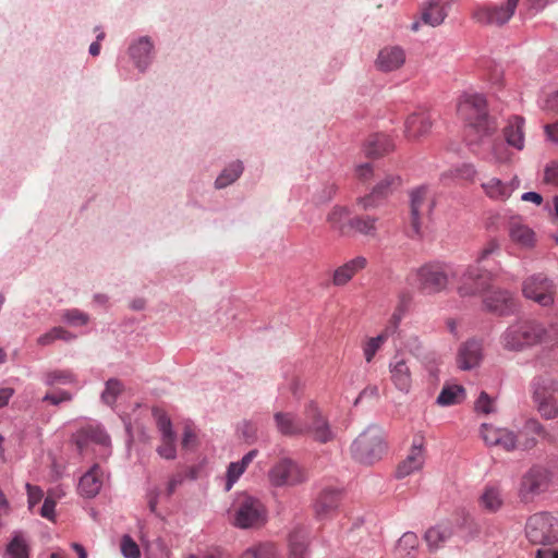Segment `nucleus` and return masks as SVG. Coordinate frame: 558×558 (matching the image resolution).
Instances as JSON below:
<instances>
[{
	"label": "nucleus",
	"instance_id": "nucleus-1",
	"mask_svg": "<svg viewBox=\"0 0 558 558\" xmlns=\"http://www.w3.org/2000/svg\"><path fill=\"white\" fill-rule=\"evenodd\" d=\"M499 341L507 352H523L542 343L555 345L558 343V326L545 327L533 319L515 322L504 330Z\"/></svg>",
	"mask_w": 558,
	"mask_h": 558
},
{
	"label": "nucleus",
	"instance_id": "nucleus-2",
	"mask_svg": "<svg viewBox=\"0 0 558 558\" xmlns=\"http://www.w3.org/2000/svg\"><path fill=\"white\" fill-rule=\"evenodd\" d=\"M458 116L465 121V141L469 146L478 145L484 137L492 136L497 123L488 118L486 100L483 95L468 94L461 97Z\"/></svg>",
	"mask_w": 558,
	"mask_h": 558
},
{
	"label": "nucleus",
	"instance_id": "nucleus-3",
	"mask_svg": "<svg viewBox=\"0 0 558 558\" xmlns=\"http://www.w3.org/2000/svg\"><path fill=\"white\" fill-rule=\"evenodd\" d=\"M351 456L359 463L373 465L386 453L387 446L383 432L378 427L364 429L351 444Z\"/></svg>",
	"mask_w": 558,
	"mask_h": 558
},
{
	"label": "nucleus",
	"instance_id": "nucleus-4",
	"mask_svg": "<svg viewBox=\"0 0 558 558\" xmlns=\"http://www.w3.org/2000/svg\"><path fill=\"white\" fill-rule=\"evenodd\" d=\"M231 515H233V524L238 529H254L264 524L266 508L257 498L241 493L231 507Z\"/></svg>",
	"mask_w": 558,
	"mask_h": 558
},
{
	"label": "nucleus",
	"instance_id": "nucleus-5",
	"mask_svg": "<svg viewBox=\"0 0 558 558\" xmlns=\"http://www.w3.org/2000/svg\"><path fill=\"white\" fill-rule=\"evenodd\" d=\"M308 478L304 466L289 458H282L272 464L268 471V481L272 487H295Z\"/></svg>",
	"mask_w": 558,
	"mask_h": 558
},
{
	"label": "nucleus",
	"instance_id": "nucleus-6",
	"mask_svg": "<svg viewBox=\"0 0 558 558\" xmlns=\"http://www.w3.org/2000/svg\"><path fill=\"white\" fill-rule=\"evenodd\" d=\"M532 391L542 416L555 417L558 414V383L550 376L541 375L533 379Z\"/></svg>",
	"mask_w": 558,
	"mask_h": 558
},
{
	"label": "nucleus",
	"instance_id": "nucleus-7",
	"mask_svg": "<svg viewBox=\"0 0 558 558\" xmlns=\"http://www.w3.org/2000/svg\"><path fill=\"white\" fill-rule=\"evenodd\" d=\"M554 517L546 512L529 515L525 522V537L541 546H553L558 544V536L554 530Z\"/></svg>",
	"mask_w": 558,
	"mask_h": 558
},
{
	"label": "nucleus",
	"instance_id": "nucleus-8",
	"mask_svg": "<svg viewBox=\"0 0 558 558\" xmlns=\"http://www.w3.org/2000/svg\"><path fill=\"white\" fill-rule=\"evenodd\" d=\"M495 278L492 271L478 265H472L462 271L457 291L460 296H474L488 292Z\"/></svg>",
	"mask_w": 558,
	"mask_h": 558
},
{
	"label": "nucleus",
	"instance_id": "nucleus-9",
	"mask_svg": "<svg viewBox=\"0 0 558 558\" xmlns=\"http://www.w3.org/2000/svg\"><path fill=\"white\" fill-rule=\"evenodd\" d=\"M449 272L445 266L428 264L418 267L414 274V283L418 291L433 295L446 290Z\"/></svg>",
	"mask_w": 558,
	"mask_h": 558
},
{
	"label": "nucleus",
	"instance_id": "nucleus-10",
	"mask_svg": "<svg viewBox=\"0 0 558 558\" xmlns=\"http://www.w3.org/2000/svg\"><path fill=\"white\" fill-rule=\"evenodd\" d=\"M555 284L542 274L534 275L523 282V294L542 306L551 305L554 302Z\"/></svg>",
	"mask_w": 558,
	"mask_h": 558
},
{
	"label": "nucleus",
	"instance_id": "nucleus-11",
	"mask_svg": "<svg viewBox=\"0 0 558 558\" xmlns=\"http://www.w3.org/2000/svg\"><path fill=\"white\" fill-rule=\"evenodd\" d=\"M510 242L518 248L532 251L537 244V234L521 216H511L507 226Z\"/></svg>",
	"mask_w": 558,
	"mask_h": 558
},
{
	"label": "nucleus",
	"instance_id": "nucleus-12",
	"mask_svg": "<svg viewBox=\"0 0 558 558\" xmlns=\"http://www.w3.org/2000/svg\"><path fill=\"white\" fill-rule=\"evenodd\" d=\"M550 473L542 465H534L522 477L520 493L524 500H530L535 495L548 489Z\"/></svg>",
	"mask_w": 558,
	"mask_h": 558
},
{
	"label": "nucleus",
	"instance_id": "nucleus-13",
	"mask_svg": "<svg viewBox=\"0 0 558 558\" xmlns=\"http://www.w3.org/2000/svg\"><path fill=\"white\" fill-rule=\"evenodd\" d=\"M519 0H508L507 4L482 5L474 10L473 17L486 25H502L513 15Z\"/></svg>",
	"mask_w": 558,
	"mask_h": 558
},
{
	"label": "nucleus",
	"instance_id": "nucleus-14",
	"mask_svg": "<svg viewBox=\"0 0 558 558\" xmlns=\"http://www.w3.org/2000/svg\"><path fill=\"white\" fill-rule=\"evenodd\" d=\"M434 201L427 187L421 186L411 194V228L415 235L420 234L421 218L430 214Z\"/></svg>",
	"mask_w": 558,
	"mask_h": 558
},
{
	"label": "nucleus",
	"instance_id": "nucleus-15",
	"mask_svg": "<svg viewBox=\"0 0 558 558\" xmlns=\"http://www.w3.org/2000/svg\"><path fill=\"white\" fill-rule=\"evenodd\" d=\"M304 424H307L305 434L313 437L314 440L326 442L332 439V432L319 409L313 403L308 404L305 410L304 418H301Z\"/></svg>",
	"mask_w": 558,
	"mask_h": 558
},
{
	"label": "nucleus",
	"instance_id": "nucleus-16",
	"mask_svg": "<svg viewBox=\"0 0 558 558\" xmlns=\"http://www.w3.org/2000/svg\"><path fill=\"white\" fill-rule=\"evenodd\" d=\"M424 439L418 437L413 440L410 451L405 458L398 464L397 478H405L418 472L425 464Z\"/></svg>",
	"mask_w": 558,
	"mask_h": 558
},
{
	"label": "nucleus",
	"instance_id": "nucleus-17",
	"mask_svg": "<svg viewBox=\"0 0 558 558\" xmlns=\"http://www.w3.org/2000/svg\"><path fill=\"white\" fill-rule=\"evenodd\" d=\"M388 367L393 387L402 392L411 391L413 377L409 360L400 354L393 355Z\"/></svg>",
	"mask_w": 558,
	"mask_h": 558
},
{
	"label": "nucleus",
	"instance_id": "nucleus-18",
	"mask_svg": "<svg viewBox=\"0 0 558 558\" xmlns=\"http://www.w3.org/2000/svg\"><path fill=\"white\" fill-rule=\"evenodd\" d=\"M342 499V490L326 487L320 490L317 500L314 501V513H316L317 518L320 520L331 518L336 514Z\"/></svg>",
	"mask_w": 558,
	"mask_h": 558
},
{
	"label": "nucleus",
	"instance_id": "nucleus-19",
	"mask_svg": "<svg viewBox=\"0 0 558 558\" xmlns=\"http://www.w3.org/2000/svg\"><path fill=\"white\" fill-rule=\"evenodd\" d=\"M77 450L84 454L92 445L102 447L105 451L108 450L110 445L109 436L101 427H82L74 436Z\"/></svg>",
	"mask_w": 558,
	"mask_h": 558
},
{
	"label": "nucleus",
	"instance_id": "nucleus-20",
	"mask_svg": "<svg viewBox=\"0 0 558 558\" xmlns=\"http://www.w3.org/2000/svg\"><path fill=\"white\" fill-rule=\"evenodd\" d=\"M157 427L161 434L160 445L157 448L158 454L168 460L175 458V435L169 416L163 413L157 415Z\"/></svg>",
	"mask_w": 558,
	"mask_h": 558
},
{
	"label": "nucleus",
	"instance_id": "nucleus-21",
	"mask_svg": "<svg viewBox=\"0 0 558 558\" xmlns=\"http://www.w3.org/2000/svg\"><path fill=\"white\" fill-rule=\"evenodd\" d=\"M433 125L427 111H417L407 117L404 121V136L410 141L424 138Z\"/></svg>",
	"mask_w": 558,
	"mask_h": 558
},
{
	"label": "nucleus",
	"instance_id": "nucleus-22",
	"mask_svg": "<svg viewBox=\"0 0 558 558\" xmlns=\"http://www.w3.org/2000/svg\"><path fill=\"white\" fill-rule=\"evenodd\" d=\"M485 308L500 316L509 315L514 311V301L508 290L488 291L483 300Z\"/></svg>",
	"mask_w": 558,
	"mask_h": 558
},
{
	"label": "nucleus",
	"instance_id": "nucleus-23",
	"mask_svg": "<svg viewBox=\"0 0 558 558\" xmlns=\"http://www.w3.org/2000/svg\"><path fill=\"white\" fill-rule=\"evenodd\" d=\"M520 187V179L514 177L509 182H502L497 178H492L482 183V189L487 197L496 202H505L512 192Z\"/></svg>",
	"mask_w": 558,
	"mask_h": 558
},
{
	"label": "nucleus",
	"instance_id": "nucleus-24",
	"mask_svg": "<svg viewBox=\"0 0 558 558\" xmlns=\"http://www.w3.org/2000/svg\"><path fill=\"white\" fill-rule=\"evenodd\" d=\"M326 222L339 236L352 235V217L347 206L335 205L327 214Z\"/></svg>",
	"mask_w": 558,
	"mask_h": 558
},
{
	"label": "nucleus",
	"instance_id": "nucleus-25",
	"mask_svg": "<svg viewBox=\"0 0 558 558\" xmlns=\"http://www.w3.org/2000/svg\"><path fill=\"white\" fill-rule=\"evenodd\" d=\"M367 266V259L362 256H355L348 260L345 264L336 267L332 274V284L335 287H344L355 275L362 271Z\"/></svg>",
	"mask_w": 558,
	"mask_h": 558
},
{
	"label": "nucleus",
	"instance_id": "nucleus-26",
	"mask_svg": "<svg viewBox=\"0 0 558 558\" xmlns=\"http://www.w3.org/2000/svg\"><path fill=\"white\" fill-rule=\"evenodd\" d=\"M524 125L525 120L522 116H511L507 125L502 129L504 140L517 150H523L524 148Z\"/></svg>",
	"mask_w": 558,
	"mask_h": 558
},
{
	"label": "nucleus",
	"instance_id": "nucleus-27",
	"mask_svg": "<svg viewBox=\"0 0 558 558\" xmlns=\"http://www.w3.org/2000/svg\"><path fill=\"white\" fill-rule=\"evenodd\" d=\"M275 422L278 432L283 436L304 435L307 424L302 423V418L291 412H277Z\"/></svg>",
	"mask_w": 558,
	"mask_h": 558
},
{
	"label": "nucleus",
	"instance_id": "nucleus-28",
	"mask_svg": "<svg viewBox=\"0 0 558 558\" xmlns=\"http://www.w3.org/2000/svg\"><path fill=\"white\" fill-rule=\"evenodd\" d=\"M102 471L100 465L93 464L88 472L80 478L78 492L83 497L93 498L101 490Z\"/></svg>",
	"mask_w": 558,
	"mask_h": 558
},
{
	"label": "nucleus",
	"instance_id": "nucleus-29",
	"mask_svg": "<svg viewBox=\"0 0 558 558\" xmlns=\"http://www.w3.org/2000/svg\"><path fill=\"white\" fill-rule=\"evenodd\" d=\"M482 361V343L478 340H469L463 343L458 353V366L461 369H471Z\"/></svg>",
	"mask_w": 558,
	"mask_h": 558
},
{
	"label": "nucleus",
	"instance_id": "nucleus-30",
	"mask_svg": "<svg viewBox=\"0 0 558 558\" xmlns=\"http://www.w3.org/2000/svg\"><path fill=\"white\" fill-rule=\"evenodd\" d=\"M448 7V0H429L421 10V19L432 27L439 26L447 17Z\"/></svg>",
	"mask_w": 558,
	"mask_h": 558
},
{
	"label": "nucleus",
	"instance_id": "nucleus-31",
	"mask_svg": "<svg viewBox=\"0 0 558 558\" xmlns=\"http://www.w3.org/2000/svg\"><path fill=\"white\" fill-rule=\"evenodd\" d=\"M405 54L402 48L392 46L379 51L376 65L379 70L390 72L398 70L404 64Z\"/></svg>",
	"mask_w": 558,
	"mask_h": 558
},
{
	"label": "nucleus",
	"instance_id": "nucleus-32",
	"mask_svg": "<svg viewBox=\"0 0 558 558\" xmlns=\"http://www.w3.org/2000/svg\"><path fill=\"white\" fill-rule=\"evenodd\" d=\"M418 538L413 532H405L395 546L393 558H416Z\"/></svg>",
	"mask_w": 558,
	"mask_h": 558
},
{
	"label": "nucleus",
	"instance_id": "nucleus-33",
	"mask_svg": "<svg viewBox=\"0 0 558 558\" xmlns=\"http://www.w3.org/2000/svg\"><path fill=\"white\" fill-rule=\"evenodd\" d=\"M393 149V142L386 134H375L368 138L365 146V155L368 157L385 156Z\"/></svg>",
	"mask_w": 558,
	"mask_h": 558
},
{
	"label": "nucleus",
	"instance_id": "nucleus-34",
	"mask_svg": "<svg viewBox=\"0 0 558 558\" xmlns=\"http://www.w3.org/2000/svg\"><path fill=\"white\" fill-rule=\"evenodd\" d=\"M378 218L375 216H353L352 234L359 233L363 236L375 239L378 232Z\"/></svg>",
	"mask_w": 558,
	"mask_h": 558
},
{
	"label": "nucleus",
	"instance_id": "nucleus-35",
	"mask_svg": "<svg viewBox=\"0 0 558 558\" xmlns=\"http://www.w3.org/2000/svg\"><path fill=\"white\" fill-rule=\"evenodd\" d=\"M257 451L252 450L251 452L243 456L240 462L230 463L227 470V483L226 490L229 492L232 485L241 477L243 472L245 471L247 464L253 462V459L256 457Z\"/></svg>",
	"mask_w": 558,
	"mask_h": 558
},
{
	"label": "nucleus",
	"instance_id": "nucleus-36",
	"mask_svg": "<svg viewBox=\"0 0 558 558\" xmlns=\"http://www.w3.org/2000/svg\"><path fill=\"white\" fill-rule=\"evenodd\" d=\"M484 159L497 165H508L512 160V153L508 144L496 140L492 143L490 148H488V154Z\"/></svg>",
	"mask_w": 558,
	"mask_h": 558
},
{
	"label": "nucleus",
	"instance_id": "nucleus-37",
	"mask_svg": "<svg viewBox=\"0 0 558 558\" xmlns=\"http://www.w3.org/2000/svg\"><path fill=\"white\" fill-rule=\"evenodd\" d=\"M399 184H400L399 178L388 175L381 182L376 184V186L374 187V191L369 197H365V198L361 199L360 203L362 204L364 209L369 208L373 205V203H372L373 197L386 196V195L390 194L393 189H397Z\"/></svg>",
	"mask_w": 558,
	"mask_h": 558
},
{
	"label": "nucleus",
	"instance_id": "nucleus-38",
	"mask_svg": "<svg viewBox=\"0 0 558 558\" xmlns=\"http://www.w3.org/2000/svg\"><path fill=\"white\" fill-rule=\"evenodd\" d=\"M154 46L147 37L140 39L130 48V53L136 63V66L145 69L149 61V56Z\"/></svg>",
	"mask_w": 558,
	"mask_h": 558
},
{
	"label": "nucleus",
	"instance_id": "nucleus-39",
	"mask_svg": "<svg viewBox=\"0 0 558 558\" xmlns=\"http://www.w3.org/2000/svg\"><path fill=\"white\" fill-rule=\"evenodd\" d=\"M465 399V389L458 385L446 386L440 391L436 402L441 405L459 404Z\"/></svg>",
	"mask_w": 558,
	"mask_h": 558
},
{
	"label": "nucleus",
	"instance_id": "nucleus-40",
	"mask_svg": "<svg viewBox=\"0 0 558 558\" xmlns=\"http://www.w3.org/2000/svg\"><path fill=\"white\" fill-rule=\"evenodd\" d=\"M502 505V499L500 495V490L496 487H486L481 497H480V506L487 512H496L500 509Z\"/></svg>",
	"mask_w": 558,
	"mask_h": 558
},
{
	"label": "nucleus",
	"instance_id": "nucleus-41",
	"mask_svg": "<svg viewBox=\"0 0 558 558\" xmlns=\"http://www.w3.org/2000/svg\"><path fill=\"white\" fill-rule=\"evenodd\" d=\"M29 548L21 532H15L7 546V558H28Z\"/></svg>",
	"mask_w": 558,
	"mask_h": 558
},
{
	"label": "nucleus",
	"instance_id": "nucleus-42",
	"mask_svg": "<svg viewBox=\"0 0 558 558\" xmlns=\"http://www.w3.org/2000/svg\"><path fill=\"white\" fill-rule=\"evenodd\" d=\"M276 546L270 543H262L246 548L240 558H277Z\"/></svg>",
	"mask_w": 558,
	"mask_h": 558
},
{
	"label": "nucleus",
	"instance_id": "nucleus-43",
	"mask_svg": "<svg viewBox=\"0 0 558 558\" xmlns=\"http://www.w3.org/2000/svg\"><path fill=\"white\" fill-rule=\"evenodd\" d=\"M243 170V167L240 161L231 163L228 168H226L219 178L215 181L216 189H225L230 183L234 182L239 179Z\"/></svg>",
	"mask_w": 558,
	"mask_h": 558
},
{
	"label": "nucleus",
	"instance_id": "nucleus-44",
	"mask_svg": "<svg viewBox=\"0 0 558 558\" xmlns=\"http://www.w3.org/2000/svg\"><path fill=\"white\" fill-rule=\"evenodd\" d=\"M388 332L381 331L377 337L371 338L363 344V354L366 362H372L377 351L388 340Z\"/></svg>",
	"mask_w": 558,
	"mask_h": 558
},
{
	"label": "nucleus",
	"instance_id": "nucleus-45",
	"mask_svg": "<svg viewBox=\"0 0 558 558\" xmlns=\"http://www.w3.org/2000/svg\"><path fill=\"white\" fill-rule=\"evenodd\" d=\"M59 339L70 341L73 339V336L63 327H52L48 332L41 335L37 342L39 345H48Z\"/></svg>",
	"mask_w": 558,
	"mask_h": 558
},
{
	"label": "nucleus",
	"instance_id": "nucleus-46",
	"mask_svg": "<svg viewBox=\"0 0 558 558\" xmlns=\"http://www.w3.org/2000/svg\"><path fill=\"white\" fill-rule=\"evenodd\" d=\"M122 391V384L116 378L108 379L106 389L102 392V401L107 404H114L118 395Z\"/></svg>",
	"mask_w": 558,
	"mask_h": 558
},
{
	"label": "nucleus",
	"instance_id": "nucleus-47",
	"mask_svg": "<svg viewBox=\"0 0 558 558\" xmlns=\"http://www.w3.org/2000/svg\"><path fill=\"white\" fill-rule=\"evenodd\" d=\"M74 380H75V377H74L73 373L70 371H66V369L52 371V372H49L46 376V383L49 386H53L56 384L65 385V384L73 383Z\"/></svg>",
	"mask_w": 558,
	"mask_h": 558
},
{
	"label": "nucleus",
	"instance_id": "nucleus-48",
	"mask_svg": "<svg viewBox=\"0 0 558 558\" xmlns=\"http://www.w3.org/2000/svg\"><path fill=\"white\" fill-rule=\"evenodd\" d=\"M120 550L124 558H141V549L130 535L122 536Z\"/></svg>",
	"mask_w": 558,
	"mask_h": 558
},
{
	"label": "nucleus",
	"instance_id": "nucleus-49",
	"mask_svg": "<svg viewBox=\"0 0 558 558\" xmlns=\"http://www.w3.org/2000/svg\"><path fill=\"white\" fill-rule=\"evenodd\" d=\"M506 430L507 428L495 427L490 424H483L481 427V436L483 441L489 447V445L496 442L500 434Z\"/></svg>",
	"mask_w": 558,
	"mask_h": 558
},
{
	"label": "nucleus",
	"instance_id": "nucleus-50",
	"mask_svg": "<svg viewBox=\"0 0 558 558\" xmlns=\"http://www.w3.org/2000/svg\"><path fill=\"white\" fill-rule=\"evenodd\" d=\"M490 447H498L504 451H511L515 448V436L511 430L507 429L500 434L496 442H493Z\"/></svg>",
	"mask_w": 558,
	"mask_h": 558
},
{
	"label": "nucleus",
	"instance_id": "nucleus-51",
	"mask_svg": "<svg viewBox=\"0 0 558 558\" xmlns=\"http://www.w3.org/2000/svg\"><path fill=\"white\" fill-rule=\"evenodd\" d=\"M499 253L500 243L496 239H492L488 242H486L485 245L483 246L482 251L477 256V259H475V262H477V264L475 265L480 266V264L483 263L488 256Z\"/></svg>",
	"mask_w": 558,
	"mask_h": 558
},
{
	"label": "nucleus",
	"instance_id": "nucleus-52",
	"mask_svg": "<svg viewBox=\"0 0 558 558\" xmlns=\"http://www.w3.org/2000/svg\"><path fill=\"white\" fill-rule=\"evenodd\" d=\"M425 539L430 547L436 548L445 542L446 535L440 527H429L425 534Z\"/></svg>",
	"mask_w": 558,
	"mask_h": 558
},
{
	"label": "nucleus",
	"instance_id": "nucleus-53",
	"mask_svg": "<svg viewBox=\"0 0 558 558\" xmlns=\"http://www.w3.org/2000/svg\"><path fill=\"white\" fill-rule=\"evenodd\" d=\"M494 401L485 391H482L477 401H475V411L482 412L484 414H489L494 412Z\"/></svg>",
	"mask_w": 558,
	"mask_h": 558
},
{
	"label": "nucleus",
	"instance_id": "nucleus-54",
	"mask_svg": "<svg viewBox=\"0 0 558 558\" xmlns=\"http://www.w3.org/2000/svg\"><path fill=\"white\" fill-rule=\"evenodd\" d=\"M63 318L74 326H83L86 325L88 322V316L81 313L77 310H70L66 311L63 315Z\"/></svg>",
	"mask_w": 558,
	"mask_h": 558
},
{
	"label": "nucleus",
	"instance_id": "nucleus-55",
	"mask_svg": "<svg viewBox=\"0 0 558 558\" xmlns=\"http://www.w3.org/2000/svg\"><path fill=\"white\" fill-rule=\"evenodd\" d=\"M72 398H73V396L70 392H68L65 390H60V391L47 393L44 398V401L49 402L50 404L58 405V404H61L62 402L70 401Z\"/></svg>",
	"mask_w": 558,
	"mask_h": 558
},
{
	"label": "nucleus",
	"instance_id": "nucleus-56",
	"mask_svg": "<svg viewBox=\"0 0 558 558\" xmlns=\"http://www.w3.org/2000/svg\"><path fill=\"white\" fill-rule=\"evenodd\" d=\"M404 308L403 303H401L399 306L395 308V312L392 313L388 327L384 330L388 332V336L392 333L398 327L399 324L403 317Z\"/></svg>",
	"mask_w": 558,
	"mask_h": 558
},
{
	"label": "nucleus",
	"instance_id": "nucleus-57",
	"mask_svg": "<svg viewBox=\"0 0 558 558\" xmlns=\"http://www.w3.org/2000/svg\"><path fill=\"white\" fill-rule=\"evenodd\" d=\"M28 508H33L43 498V490L38 486L26 484Z\"/></svg>",
	"mask_w": 558,
	"mask_h": 558
},
{
	"label": "nucleus",
	"instance_id": "nucleus-58",
	"mask_svg": "<svg viewBox=\"0 0 558 558\" xmlns=\"http://www.w3.org/2000/svg\"><path fill=\"white\" fill-rule=\"evenodd\" d=\"M54 501L51 499L50 496H48L46 498V500L44 501V505H41V508H40V515L41 517H45L49 520H53V515H54Z\"/></svg>",
	"mask_w": 558,
	"mask_h": 558
},
{
	"label": "nucleus",
	"instance_id": "nucleus-59",
	"mask_svg": "<svg viewBox=\"0 0 558 558\" xmlns=\"http://www.w3.org/2000/svg\"><path fill=\"white\" fill-rule=\"evenodd\" d=\"M545 181L550 184L558 183V163L551 162L545 169Z\"/></svg>",
	"mask_w": 558,
	"mask_h": 558
},
{
	"label": "nucleus",
	"instance_id": "nucleus-60",
	"mask_svg": "<svg viewBox=\"0 0 558 558\" xmlns=\"http://www.w3.org/2000/svg\"><path fill=\"white\" fill-rule=\"evenodd\" d=\"M196 445V434L193 433V429L189 426L184 429V435L182 439V447L184 449H191L194 448Z\"/></svg>",
	"mask_w": 558,
	"mask_h": 558
},
{
	"label": "nucleus",
	"instance_id": "nucleus-61",
	"mask_svg": "<svg viewBox=\"0 0 558 558\" xmlns=\"http://www.w3.org/2000/svg\"><path fill=\"white\" fill-rule=\"evenodd\" d=\"M536 558H558L556 545L543 546V548L537 550Z\"/></svg>",
	"mask_w": 558,
	"mask_h": 558
},
{
	"label": "nucleus",
	"instance_id": "nucleus-62",
	"mask_svg": "<svg viewBox=\"0 0 558 558\" xmlns=\"http://www.w3.org/2000/svg\"><path fill=\"white\" fill-rule=\"evenodd\" d=\"M458 173L461 179L473 181L476 170L473 165H464L458 169Z\"/></svg>",
	"mask_w": 558,
	"mask_h": 558
},
{
	"label": "nucleus",
	"instance_id": "nucleus-63",
	"mask_svg": "<svg viewBox=\"0 0 558 558\" xmlns=\"http://www.w3.org/2000/svg\"><path fill=\"white\" fill-rule=\"evenodd\" d=\"M356 174L359 179L365 181L373 175V167L369 163L357 166Z\"/></svg>",
	"mask_w": 558,
	"mask_h": 558
},
{
	"label": "nucleus",
	"instance_id": "nucleus-64",
	"mask_svg": "<svg viewBox=\"0 0 558 558\" xmlns=\"http://www.w3.org/2000/svg\"><path fill=\"white\" fill-rule=\"evenodd\" d=\"M547 137L550 142L558 144V121L545 126Z\"/></svg>",
	"mask_w": 558,
	"mask_h": 558
}]
</instances>
